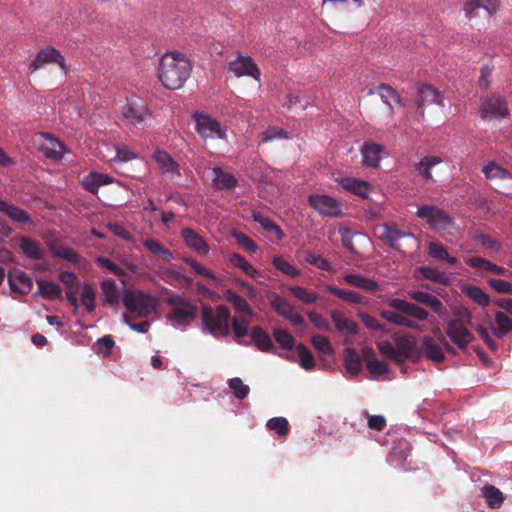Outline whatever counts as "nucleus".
I'll return each mask as SVG.
<instances>
[{
  "label": "nucleus",
  "mask_w": 512,
  "mask_h": 512,
  "mask_svg": "<svg viewBox=\"0 0 512 512\" xmlns=\"http://www.w3.org/2000/svg\"><path fill=\"white\" fill-rule=\"evenodd\" d=\"M191 69L190 61L184 54L166 53L160 59L158 78L164 87L176 90L184 85Z\"/></svg>",
  "instance_id": "f257e3e1"
},
{
  "label": "nucleus",
  "mask_w": 512,
  "mask_h": 512,
  "mask_svg": "<svg viewBox=\"0 0 512 512\" xmlns=\"http://www.w3.org/2000/svg\"><path fill=\"white\" fill-rule=\"evenodd\" d=\"M388 306L393 310H382L380 316L397 326L418 329V321H425L429 317L426 309L401 298L391 299Z\"/></svg>",
  "instance_id": "f03ea898"
},
{
  "label": "nucleus",
  "mask_w": 512,
  "mask_h": 512,
  "mask_svg": "<svg viewBox=\"0 0 512 512\" xmlns=\"http://www.w3.org/2000/svg\"><path fill=\"white\" fill-rule=\"evenodd\" d=\"M229 319L230 310L226 305H218L215 310L208 305L202 307L201 320L206 330L215 337L228 335Z\"/></svg>",
  "instance_id": "7ed1b4c3"
},
{
  "label": "nucleus",
  "mask_w": 512,
  "mask_h": 512,
  "mask_svg": "<svg viewBox=\"0 0 512 512\" xmlns=\"http://www.w3.org/2000/svg\"><path fill=\"white\" fill-rule=\"evenodd\" d=\"M416 207V216L423 220L430 229L435 231L448 230L453 224L450 214L435 205L411 204Z\"/></svg>",
  "instance_id": "20e7f679"
},
{
  "label": "nucleus",
  "mask_w": 512,
  "mask_h": 512,
  "mask_svg": "<svg viewBox=\"0 0 512 512\" xmlns=\"http://www.w3.org/2000/svg\"><path fill=\"white\" fill-rule=\"evenodd\" d=\"M196 131L203 140L224 139L226 136V126L222 125L212 116L196 112L194 114Z\"/></svg>",
  "instance_id": "39448f33"
},
{
  "label": "nucleus",
  "mask_w": 512,
  "mask_h": 512,
  "mask_svg": "<svg viewBox=\"0 0 512 512\" xmlns=\"http://www.w3.org/2000/svg\"><path fill=\"white\" fill-rule=\"evenodd\" d=\"M308 203L311 208L324 217H337L342 213V203L329 195H310Z\"/></svg>",
  "instance_id": "423d86ee"
},
{
  "label": "nucleus",
  "mask_w": 512,
  "mask_h": 512,
  "mask_svg": "<svg viewBox=\"0 0 512 512\" xmlns=\"http://www.w3.org/2000/svg\"><path fill=\"white\" fill-rule=\"evenodd\" d=\"M445 333L459 349L464 350L469 343L474 340V335L468 330L460 318H455L447 322Z\"/></svg>",
  "instance_id": "0eeeda50"
},
{
  "label": "nucleus",
  "mask_w": 512,
  "mask_h": 512,
  "mask_svg": "<svg viewBox=\"0 0 512 512\" xmlns=\"http://www.w3.org/2000/svg\"><path fill=\"white\" fill-rule=\"evenodd\" d=\"M168 305L173 306L169 314L171 320L179 323H184L188 320H192L196 317L197 307L189 302L187 299L176 296L170 297L166 300Z\"/></svg>",
  "instance_id": "6e6552de"
},
{
  "label": "nucleus",
  "mask_w": 512,
  "mask_h": 512,
  "mask_svg": "<svg viewBox=\"0 0 512 512\" xmlns=\"http://www.w3.org/2000/svg\"><path fill=\"white\" fill-rule=\"evenodd\" d=\"M430 105L444 107L443 96L429 84H421L418 87L417 94V113L424 118L425 110Z\"/></svg>",
  "instance_id": "1a4fd4ad"
},
{
  "label": "nucleus",
  "mask_w": 512,
  "mask_h": 512,
  "mask_svg": "<svg viewBox=\"0 0 512 512\" xmlns=\"http://www.w3.org/2000/svg\"><path fill=\"white\" fill-rule=\"evenodd\" d=\"M121 111L123 117L135 126L142 125L148 116L145 102L136 97L128 99Z\"/></svg>",
  "instance_id": "9d476101"
},
{
  "label": "nucleus",
  "mask_w": 512,
  "mask_h": 512,
  "mask_svg": "<svg viewBox=\"0 0 512 512\" xmlns=\"http://www.w3.org/2000/svg\"><path fill=\"white\" fill-rule=\"evenodd\" d=\"M479 112L483 120H490L504 118L509 114V108L505 99L491 96L481 103Z\"/></svg>",
  "instance_id": "9b49d317"
},
{
  "label": "nucleus",
  "mask_w": 512,
  "mask_h": 512,
  "mask_svg": "<svg viewBox=\"0 0 512 512\" xmlns=\"http://www.w3.org/2000/svg\"><path fill=\"white\" fill-rule=\"evenodd\" d=\"M228 70L236 77L251 76L255 80H260V70L249 56L238 55L236 59L228 62Z\"/></svg>",
  "instance_id": "f8f14e48"
},
{
  "label": "nucleus",
  "mask_w": 512,
  "mask_h": 512,
  "mask_svg": "<svg viewBox=\"0 0 512 512\" xmlns=\"http://www.w3.org/2000/svg\"><path fill=\"white\" fill-rule=\"evenodd\" d=\"M58 64L64 71L67 70L62 54L53 47L41 49L29 65L30 73L41 69L46 64Z\"/></svg>",
  "instance_id": "ddd939ff"
},
{
  "label": "nucleus",
  "mask_w": 512,
  "mask_h": 512,
  "mask_svg": "<svg viewBox=\"0 0 512 512\" xmlns=\"http://www.w3.org/2000/svg\"><path fill=\"white\" fill-rule=\"evenodd\" d=\"M153 159L155 160L160 171L163 174L168 175L170 179L181 177L179 164L168 152L157 149L153 154Z\"/></svg>",
  "instance_id": "4468645a"
},
{
  "label": "nucleus",
  "mask_w": 512,
  "mask_h": 512,
  "mask_svg": "<svg viewBox=\"0 0 512 512\" xmlns=\"http://www.w3.org/2000/svg\"><path fill=\"white\" fill-rule=\"evenodd\" d=\"M10 289L23 295H27L33 288L32 279L24 271L13 268L8 272Z\"/></svg>",
  "instance_id": "2eb2a0df"
},
{
  "label": "nucleus",
  "mask_w": 512,
  "mask_h": 512,
  "mask_svg": "<svg viewBox=\"0 0 512 512\" xmlns=\"http://www.w3.org/2000/svg\"><path fill=\"white\" fill-rule=\"evenodd\" d=\"M181 237L185 245L200 255H206L210 251V247L203 237L190 227L181 230Z\"/></svg>",
  "instance_id": "dca6fc26"
},
{
  "label": "nucleus",
  "mask_w": 512,
  "mask_h": 512,
  "mask_svg": "<svg viewBox=\"0 0 512 512\" xmlns=\"http://www.w3.org/2000/svg\"><path fill=\"white\" fill-rule=\"evenodd\" d=\"M407 237L412 238L413 234L400 229L397 225L384 224L379 239L390 248L399 250V240Z\"/></svg>",
  "instance_id": "f3484780"
},
{
  "label": "nucleus",
  "mask_w": 512,
  "mask_h": 512,
  "mask_svg": "<svg viewBox=\"0 0 512 512\" xmlns=\"http://www.w3.org/2000/svg\"><path fill=\"white\" fill-rule=\"evenodd\" d=\"M330 317L335 328L340 334L345 336H353L358 333V324L348 318L342 311L337 309L331 310Z\"/></svg>",
  "instance_id": "a211bd4d"
},
{
  "label": "nucleus",
  "mask_w": 512,
  "mask_h": 512,
  "mask_svg": "<svg viewBox=\"0 0 512 512\" xmlns=\"http://www.w3.org/2000/svg\"><path fill=\"white\" fill-rule=\"evenodd\" d=\"M408 295L412 300L429 307L438 316H442L446 312V308L441 300L431 293L424 291H410Z\"/></svg>",
  "instance_id": "6ab92c4d"
},
{
  "label": "nucleus",
  "mask_w": 512,
  "mask_h": 512,
  "mask_svg": "<svg viewBox=\"0 0 512 512\" xmlns=\"http://www.w3.org/2000/svg\"><path fill=\"white\" fill-rule=\"evenodd\" d=\"M0 213L7 216L13 222L21 224L32 223L31 216L27 211L3 199H0Z\"/></svg>",
  "instance_id": "aec40b11"
},
{
  "label": "nucleus",
  "mask_w": 512,
  "mask_h": 512,
  "mask_svg": "<svg viewBox=\"0 0 512 512\" xmlns=\"http://www.w3.org/2000/svg\"><path fill=\"white\" fill-rule=\"evenodd\" d=\"M337 182L344 190L362 198H367L372 188L369 182L353 177L339 178Z\"/></svg>",
  "instance_id": "412c9836"
},
{
  "label": "nucleus",
  "mask_w": 512,
  "mask_h": 512,
  "mask_svg": "<svg viewBox=\"0 0 512 512\" xmlns=\"http://www.w3.org/2000/svg\"><path fill=\"white\" fill-rule=\"evenodd\" d=\"M361 153L363 156V165L376 168L378 167L379 161L384 153V148L380 144L366 142L361 149Z\"/></svg>",
  "instance_id": "4be33fe9"
},
{
  "label": "nucleus",
  "mask_w": 512,
  "mask_h": 512,
  "mask_svg": "<svg viewBox=\"0 0 512 512\" xmlns=\"http://www.w3.org/2000/svg\"><path fill=\"white\" fill-rule=\"evenodd\" d=\"M420 351L427 359L434 362H443L445 359L442 346L430 336L423 338Z\"/></svg>",
  "instance_id": "5701e85b"
},
{
  "label": "nucleus",
  "mask_w": 512,
  "mask_h": 512,
  "mask_svg": "<svg viewBox=\"0 0 512 512\" xmlns=\"http://www.w3.org/2000/svg\"><path fill=\"white\" fill-rule=\"evenodd\" d=\"M122 301L128 311L136 313L139 316H147L154 309L153 305L147 303L143 298H137L133 294H126Z\"/></svg>",
  "instance_id": "b1692460"
},
{
  "label": "nucleus",
  "mask_w": 512,
  "mask_h": 512,
  "mask_svg": "<svg viewBox=\"0 0 512 512\" xmlns=\"http://www.w3.org/2000/svg\"><path fill=\"white\" fill-rule=\"evenodd\" d=\"M416 350V342L411 336H400L395 338V351L397 363H403L410 358Z\"/></svg>",
  "instance_id": "393cba45"
},
{
  "label": "nucleus",
  "mask_w": 512,
  "mask_h": 512,
  "mask_svg": "<svg viewBox=\"0 0 512 512\" xmlns=\"http://www.w3.org/2000/svg\"><path fill=\"white\" fill-rule=\"evenodd\" d=\"M18 240L19 248L24 256L33 260L43 259L44 252L38 241L27 236H20Z\"/></svg>",
  "instance_id": "a878e982"
},
{
  "label": "nucleus",
  "mask_w": 512,
  "mask_h": 512,
  "mask_svg": "<svg viewBox=\"0 0 512 512\" xmlns=\"http://www.w3.org/2000/svg\"><path fill=\"white\" fill-rule=\"evenodd\" d=\"M499 7L498 0H466L464 3V11L469 19L474 18L475 11L483 8L489 14L495 13Z\"/></svg>",
  "instance_id": "bb28decb"
},
{
  "label": "nucleus",
  "mask_w": 512,
  "mask_h": 512,
  "mask_svg": "<svg viewBox=\"0 0 512 512\" xmlns=\"http://www.w3.org/2000/svg\"><path fill=\"white\" fill-rule=\"evenodd\" d=\"M212 174L214 186L219 190H231L238 184V180L234 175L224 171L220 167H214L212 169Z\"/></svg>",
  "instance_id": "cd10ccee"
},
{
  "label": "nucleus",
  "mask_w": 512,
  "mask_h": 512,
  "mask_svg": "<svg viewBox=\"0 0 512 512\" xmlns=\"http://www.w3.org/2000/svg\"><path fill=\"white\" fill-rule=\"evenodd\" d=\"M41 136L48 142L47 146L42 147V151L45 156L54 160L61 159L65 150L64 144L57 138L53 137L50 133L43 132L41 133Z\"/></svg>",
  "instance_id": "c85d7f7f"
},
{
  "label": "nucleus",
  "mask_w": 512,
  "mask_h": 512,
  "mask_svg": "<svg viewBox=\"0 0 512 512\" xmlns=\"http://www.w3.org/2000/svg\"><path fill=\"white\" fill-rule=\"evenodd\" d=\"M495 325L491 323V330L497 338H504L512 331V319L502 311L495 312Z\"/></svg>",
  "instance_id": "c756f323"
},
{
  "label": "nucleus",
  "mask_w": 512,
  "mask_h": 512,
  "mask_svg": "<svg viewBox=\"0 0 512 512\" xmlns=\"http://www.w3.org/2000/svg\"><path fill=\"white\" fill-rule=\"evenodd\" d=\"M269 298L271 308L276 312L277 315L283 317L284 319H286L295 309V307L291 305L285 297L277 293H271Z\"/></svg>",
  "instance_id": "7c9ffc66"
},
{
  "label": "nucleus",
  "mask_w": 512,
  "mask_h": 512,
  "mask_svg": "<svg viewBox=\"0 0 512 512\" xmlns=\"http://www.w3.org/2000/svg\"><path fill=\"white\" fill-rule=\"evenodd\" d=\"M344 365L347 372L353 376L358 375L362 368L361 357L356 349H344Z\"/></svg>",
  "instance_id": "2f4dec72"
},
{
  "label": "nucleus",
  "mask_w": 512,
  "mask_h": 512,
  "mask_svg": "<svg viewBox=\"0 0 512 512\" xmlns=\"http://www.w3.org/2000/svg\"><path fill=\"white\" fill-rule=\"evenodd\" d=\"M253 220L258 223L265 231L275 235L278 240L283 239L284 232L281 227L269 217L265 216L261 212L253 214Z\"/></svg>",
  "instance_id": "473e14b6"
},
{
  "label": "nucleus",
  "mask_w": 512,
  "mask_h": 512,
  "mask_svg": "<svg viewBox=\"0 0 512 512\" xmlns=\"http://www.w3.org/2000/svg\"><path fill=\"white\" fill-rule=\"evenodd\" d=\"M49 250L53 257L64 259L73 264L80 262L81 256L68 246L51 244Z\"/></svg>",
  "instance_id": "72a5a7b5"
},
{
  "label": "nucleus",
  "mask_w": 512,
  "mask_h": 512,
  "mask_svg": "<svg viewBox=\"0 0 512 512\" xmlns=\"http://www.w3.org/2000/svg\"><path fill=\"white\" fill-rule=\"evenodd\" d=\"M481 494L490 508L500 507L505 500L503 493L494 485H484Z\"/></svg>",
  "instance_id": "f704fd0d"
},
{
  "label": "nucleus",
  "mask_w": 512,
  "mask_h": 512,
  "mask_svg": "<svg viewBox=\"0 0 512 512\" xmlns=\"http://www.w3.org/2000/svg\"><path fill=\"white\" fill-rule=\"evenodd\" d=\"M251 337L255 341L256 347L263 351L269 352L273 349L274 345L271 337L267 332H265L261 327L256 326L251 329Z\"/></svg>",
  "instance_id": "c9c22d12"
},
{
  "label": "nucleus",
  "mask_w": 512,
  "mask_h": 512,
  "mask_svg": "<svg viewBox=\"0 0 512 512\" xmlns=\"http://www.w3.org/2000/svg\"><path fill=\"white\" fill-rule=\"evenodd\" d=\"M36 283L38 285L37 295L47 299H56L61 297L62 290L58 284L43 279H37Z\"/></svg>",
  "instance_id": "e433bc0d"
},
{
  "label": "nucleus",
  "mask_w": 512,
  "mask_h": 512,
  "mask_svg": "<svg viewBox=\"0 0 512 512\" xmlns=\"http://www.w3.org/2000/svg\"><path fill=\"white\" fill-rule=\"evenodd\" d=\"M326 289L329 293L335 295L336 297H338L348 303H353V304H366L367 303L366 299L357 292L342 290V289L337 288L334 285H327Z\"/></svg>",
  "instance_id": "4c0bfd02"
},
{
  "label": "nucleus",
  "mask_w": 512,
  "mask_h": 512,
  "mask_svg": "<svg viewBox=\"0 0 512 512\" xmlns=\"http://www.w3.org/2000/svg\"><path fill=\"white\" fill-rule=\"evenodd\" d=\"M229 262L232 266L241 269L247 276L251 278L260 277V272L254 268L242 255L233 253L229 256Z\"/></svg>",
  "instance_id": "58836bf2"
},
{
  "label": "nucleus",
  "mask_w": 512,
  "mask_h": 512,
  "mask_svg": "<svg viewBox=\"0 0 512 512\" xmlns=\"http://www.w3.org/2000/svg\"><path fill=\"white\" fill-rule=\"evenodd\" d=\"M377 91L382 101L390 108L391 111L393 110L394 104H399L401 102L399 94L390 85L380 84L377 87Z\"/></svg>",
  "instance_id": "ea45409f"
},
{
  "label": "nucleus",
  "mask_w": 512,
  "mask_h": 512,
  "mask_svg": "<svg viewBox=\"0 0 512 512\" xmlns=\"http://www.w3.org/2000/svg\"><path fill=\"white\" fill-rule=\"evenodd\" d=\"M271 263L275 269L289 277L297 278L301 276V271L282 256H274Z\"/></svg>",
  "instance_id": "a19ab883"
},
{
  "label": "nucleus",
  "mask_w": 512,
  "mask_h": 512,
  "mask_svg": "<svg viewBox=\"0 0 512 512\" xmlns=\"http://www.w3.org/2000/svg\"><path fill=\"white\" fill-rule=\"evenodd\" d=\"M288 290L295 298H297L304 304H313L316 303L317 300L319 299L317 293L309 291L307 288L303 286H290Z\"/></svg>",
  "instance_id": "79ce46f5"
},
{
  "label": "nucleus",
  "mask_w": 512,
  "mask_h": 512,
  "mask_svg": "<svg viewBox=\"0 0 512 512\" xmlns=\"http://www.w3.org/2000/svg\"><path fill=\"white\" fill-rule=\"evenodd\" d=\"M100 287L104 296V303L109 305L118 304V291L116 288L115 281L113 279H107L102 281Z\"/></svg>",
  "instance_id": "37998d69"
},
{
  "label": "nucleus",
  "mask_w": 512,
  "mask_h": 512,
  "mask_svg": "<svg viewBox=\"0 0 512 512\" xmlns=\"http://www.w3.org/2000/svg\"><path fill=\"white\" fill-rule=\"evenodd\" d=\"M224 295H225L226 300L232 304L233 308L236 311L245 313V314L252 313V309H251L249 303L242 296L236 294L235 292H233L230 289L226 290Z\"/></svg>",
  "instance_id": "c03bdc74"
},
{
  "label": "nucleus",
  "mask_w": 512,
  "mask_h": 512,
  "mask_svg": "<svg viewBox=\"0 0 512 512\" xmlns=\"http://www.w3.org/2000/svg\"><path fill=\"white\" fill-rule=\"evenodd\" d=\"M442 160L438 156H425L416 165L419 175L424 179H431V168L441 163Z\"/></svg>",
  "instance_id": "a18cd8bd"
},
{
  "label": "nucleus",
  "mask_w": 512,
  "mask_h": 512,
  "mask_svg": "<svg viewBox=\"0 0 512 512\" xmlns=\"http://www.w3.org/2000/svg\"><path fill=\"white\" fill-rule=\"evenodd\" d=\"M419 272L425 279L440 284L446 285L450 280L446 273L439 271L438 269L433 267L422 266L419 268Z\"/></svg>",
  "instance_id": "49530a36"
},
{
  "label": "nucleus",
  "mask_w": 512,
  "mask_h": 512,
  "mask_svg": "<svg viewBox=\"0 0 512 512\" xmlns=\"http://www.w3.org/2000/svg\"><path fill=\"white\" fill-rule=\"evenodd\" d=\"M183 262H185L187 265H189L196 274L203 276L207 279H210L211 281L215 282L216 285L220 284L219 278L216 277L214 273H212L210 270L205 268L203 265H201L194 259L185 257V258H183Z\"/></svg>",
  "instance_id": "de8ad7c7"
},
{
  "label": "nucleus",
  "mask_w": 512,
  "mask_h": 512,
  "mask_svg": "<svg viewBox=\"0 0 512 512\" xmlns=\"http://www.w3.org/2000/svg\"><path fill=\"white\" fill-rule=\"evenodd\" d=\"M232 236L235 238L238 245L246 252L256 253L259 249L256 242L243 232L233 231Z\"/></svg>",
  "instance_id": "09e8293b"
},
{
  "label": "nucleus",
  "mask_w": 512,
  "mask_h": 512,
  "mask_svg": "<svg viewBox=\"0 0 512 512\" xmlns=\"http://www.w3.org/2000/svg\"><path fill=\"white\" fill-rule=\"evenodd\" d=\"M81 302L88 312H93L96 308V294L90 284H83L81 292Z\"/></svg>",
  "instance_id": "8fccbe9b"
},
{
  "label": "nucleus",
  "mask_w": 512,
  "mask_h": 512,
  "mask_svg": "<svg viewBox=\"0 0 512 512\" xmlns=\"http://www.w3.org/2000/svg\"><path fill=\"white\" fill-rule=\"evenodd\" d=\"M143 246L152 254L161 256L163 259H169L172 256L171 251L164 248L160 242L153 238H147L143 241Z\"/></svg>",
  "instance_id": "3c124183"
},
{
  "label": "nucleus",
  "mask_w": 512,
  "mask_h": 512,
  "mask_svg": "<svg viewBox=\"0 0 512 512\" xmlns=\"http://www.w3.org/2000/svg\"><path fill=\"white\" fill-rule=\"evenodd\" d=\"M487 179H505L509 176V172L495 162H489L482 169Z\"/></svg>",
  "instance_id": "603ef678"
},
{
  "label": "nucleus",
  "mask_w": 512,
  "mask_h": 512,
  "mask_svg": "<svg viewBox=\"0 0 512 512\" xmlns=\"http://www.w3.org/2000/svg\"><path fill=\"white\" fill-rule=\"evenodd\" d=\"M465 292L469 298L483 307L488 306L490 303L489 295L477 286H470L466 288Z\"/></svg>",
  "instance_id": "864d4df0"
},
{
  "label": "nucleus",
  "mask_w": 512,
  "mask_h": 512,
  "mask_svg": "<svg viewBox=\"0 0 512 512\" xmlns=\"http://www.w3.org/2000/svg\"><path fill=\"white\" fill-rule=\"evenodd\" d=\"M305 261L308 264L313 265L316 268L321 269L323 271H327V272L334 271L332 265L330 264V262L328 260L324 259L321 255L316 254L314 252H307L306 256H305Z\"/></svg>",
  "instance_id": "5fc2aeb1"
},
{
  "label": "nucleus",
  "mask_w": 512,
  "mask_h": 512,
  "mask_svg": "<svg viewBox=\"0 0 512 512\" xmlns=\"http://www.w3.org/2000/svg\"><path fill=\"white\" fill-rule=\"evenodd\" d=\"M297 353L300 357V366L306 370H311L315 366V360L308 348L300 343L296 346Z\"/></svg>",
  "instance_id": "6e6d98bb"
},
{
  "label": "nucleus",
  "mask_w": 512,
  "mask_h": 512,
  "mask_svg": "<svg viewBox=\"0 0 512 512\" xmlns=\"http://www.w3.org/2000/svg\"><path fill=\"white\" fill-rule=\"evenodd\" d=\"M273 336L283 349L290 350L293 348L294 338L287 330L275 328L273 330Z\"/></svg>",
  "instance_id": "4d7b16f0"
},
{
  "label": "nucleus",
  "mask_w": 512,
  "mask_h": 512,
  "mask_svg": "<svg viewBox=\"0 0 512 512\" xmlns=\"http://www.w3.org/2000/svg\"><path fill=\"white\" fill-rule=\"evenodd\" d=\"M269 430L275 431L279 436H285L289 432L288 420L284 417H274L267 422Z\"/></svg>",
  "instance_id": "13d9d810"
},
{
  "label": "nucleus",
  "mask_w": 512,
  "mask_h": 512,
  "mask_svg": "<svg viewBox=\"0 0 512 512\" xmlns=\"http://www.w3.org/2000/svg\"><path fill=\"white\" fill-rule=\"evenodd\" d=\"M229 387L233 390L235 397L240 400L245 399L250 392L249 386L238 377L229 380Z\"/></svg>",
  "instance_id": "bf43d9fd"
},
{
  "label": "nucleus",
  "mask_w": 512,
  "mask_h": 512,
  "mask_svg": "<svg viewBox=\"0 0 512 512\" xmlns=\"http://www.w3.org/2000/svg\"><path fill=\"white\" fill-rule=\"evenodd\" d=\"M288 139V132L278 127H269L261 133V142H271L275 139Z\"/></svg>",
  "instance_id": "052dcab7"
},
{
  "label": "nucleus",
  "mask_w": 512,
  "mask_h": 512,
  "mask_svg": "<svg viewBox=\"0 0 512 512\" xmlns=\"http://www.w3.org/2000/svg\"><path fill=\"white\" fill-rule=\"evenodd\" d=\"M313 347L323 354H332L333 348L327 337L323 335H315L311 338Z\"/></svg>",
  "instance_id": "680f3d73"
},
{
  "label": "nucleus",
  "mask_w": 512,
  "mask_h": 512,
  "mask_svg": "<svg viewBox=\"0 0 512 512\" xmlns=\"http://www.w3.org/2000/svg\"><path fill=\"white\" fill-rule=\"evenodd\" d=\"M96 262L99 266L106 268L111 273L115 274L116 276H125L126 275L125 270L109 258L99 256V257H97Z\"/></svg>",
  "instance_id": "e2e57ef3"
},
{
  "label": "nucleus",
  "mask_w": 512,
  "mask_h": 512,
  "mask_svg": "<svg viewBox=\"0 0 512 512\" xmlns=\"http://www.w3.org/2000/svg\"><path fill=\"white\" fill-rule=\"evenodd\" d=\"M488 284L497 293L512 295V284L506 280L490 278Z\"/></svg>",
  "instance_id": "0e129e2a"
},
{
  "label": "nucleus",
  "mask_w": 512,
  "mask_h": 512,
  "mask_svg": "<svg viewBox=\"0 0 512 512\" xmlns=\"http://www.w3.org/2000/svg\"><path fill=\"white\" fill-rule=\"evenodd\" d=\"M367 369L372 375L381 376L388 373L389 366L384 361L370 359L367 362Z\"/></svg>",
  "instance_id": "69168bd1"
},
{
  "label": "nucleus",
  "mask_w": 512,
  "mask_h": 512,
  "mask_svg": "<svg viewBox=\"0 0 512 512\" xmlns=\"http://www.w3.org/2000/svg\"><path fill=\"white\" fill-rule=\"evenodd\" d=\"M339 234L341 235L343 246L351 253H356L353 238L357 233L348 227H344L339 229Z\"/></svg>",
  "instance_id": "338daca9"
},
{
  "label": "nucleus",
  "mask_w": 512,
  "mask_h": 512,
  "mask_svg": "<svg viewBox=\"0 0 512 512\" xmlns=\"http://www.w3.org/2000/svg\"><path fill=\"white\" fill-rule=\"evenodd\" d=\"M427 251L430 257L440 261H443L448 253L447 248L438 242H429Z\"/></svg>",
  "instance_id": "774afa93"
}]
</instances>
